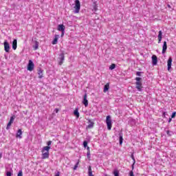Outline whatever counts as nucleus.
Returning a JSON list of instances; mask_svg holds the SVG:
<instances>
[{
	"instance_id": "1",
	"label": "nucleus",
	"mask_w": 176,
	"mask_h": 176,
	"mask_svg": "<svg viewBox=\"0 0 176 176\" xmlns=\"http://www.w3.org/2000/svg\"><path fill=\"white\" fill-rule=\"evenodd\" d=\"M106 124L107 126V129L111 130L112 129V119L111 116H107L106 118Z\"/></svg>"
},
{
	"instance_id": "2",
	"label": "nucleus",
	"mask_w": 176,
	"mask_h": 176,
	"mask_svg": "<svg viewBox=\"0 0 176 176\" xmlns=\"http://www.w3.org/2000/svg\"><path fill=\"white\" fill-rule=\"evenodd\" d=\"M74 9V13H79V11L80 10V1H79V0L75 1Z\"/></svg>"
},
{
	"instance_id": "3",
	"label": "nucleus",
	"mask_w": 176,
	"mask_h": 176,
	"mask_svg": "<svg viewBox=\"0 0 176 176\" xmlns=\"http://www.w3.org/2000/svg\"><path fill=\"white\" fill-rule=\"evenodd\" d=\"M64 60H65V56L64 54V52H62L61 54H59V57H58V64L60 65H63V63H64Z\"/></svg>"
},
{
	"instance_id": "4",
	"label": "nucleus",
	"mask_w": 176,
	"mask_h": 176,
	"mask_svg": "<svg viewBox=\"0 0 176 176\" xmlns=\"http://www.w3.org/2000/svg\"><path fill=\"white\" fill-rule=\"evenodd\" d=\"M35 67V65L34 64V62H32V60H29V63L28 64V71H34V67Z\"/></svg>"
},
{
	"instance_id": "5",
	"label": "nucleus",
	"mask_w": 176,
	"mask_h": 176,
	"mask_svg": "<svg viewBox=\"0 0 176 176\" xmlns=\"http://www.w3.org/2000/svg\"><path fill=\"white\" fill-rule=\"evenodd\" d=\"M4 45V50L6 52V53H9L10 52V45H9V43H8V41H5L3 43Z\"/></svg>"
},
{
	"instance_id": "6",
	"label": "nucleus",
	"mask_w": 176,
	"mask_h": 176,
	"mask_svg": "<svg viewBox=\"0 0 176 176\" xmlns=\"http://www.w3.org/2000/svg\"><path fill=\"white\" fill-rule=\"evenodd\" d=\"M82 104L85 107H87L89 105V100H87V94H85L83 96Z\"/></svg>"
},
{
	"instance_id": "7",
	"label": "nucleus",
	"mask_w": 176,
	"mask_h": 176,
	"mask_svg": "<svg viewBox=\"0 0 176 176\" xmlns=\"http://www.w3.org/2000/svg\"><path fill=\"white\" fill-rule=\"evenodd\" d=\"M135 85H136L135 89H137L138 91H142V82H136Z\"/></svg>"
},
{
	"instance_id": "8",
	"label": "nucleus",
	"mask_w": 176,
	"mask_h": 176,
	"mask_svg": "<svg viewBox=\"0 0 176 176\" xmlns=\"http://www.w3.org/2000/svg\"><path fill=\"white\" fill-rule=\"evenodd\" d=\"M13 122H14V116H12L10 118V121H9V122L7 124V127H6L7 130H9V129L10 128L12 124H13Z\"/></svg>"
},
{
	"instance_id": "9",
	"label": "nucleus",
	"mask_w": 176,
	"mask_h": 176,
	"mask_svg": "<svg viewBox=\"0 0 176 176\" xmlns=\"http://www.w3.org/2000/svg\"><path fill=\"white\" fill-rule=\"evenodd\" d=\"M172 63H173V58L169 57L168 59V62H167L168 71H170L171 69Z\"/></svg>"
},
{
	"instance_id": "10",
	"label": "nucleus",
	"mask_w": 176,
	"mask_h": 176,
	"mask_svg": "<svg viewBox=\"0 0 176 176\" xmlns=\"http://www.w3.org/2000/svg\"><path fill=\"white\" fill-rule=\"evenodd\" d=\"M152 64L153 65H157V56L156 55L152 56Z\"/></svg>"
},
{
	"instance_id": "11",
	"label": "nucleus",
	"mask_w": 176,
	"mask_h": 176,
	"mask_svg": "<svg viewBox=\"0 0 176 176\" xmlns=\"http://www.w3.org/2000/svg\"><path fill=\"white\" fill-rule=\"evenodd\" d=\"M50 155V154L49 153V151H46L45 153L43 152V153H42L41 159H43V160L49 159Z\"/></svg>"
},
{
	"instance_id": "12",
	"label": "nucleus",
	"mask_w": 176,
	"mask_h": 176,
	"mask_svg": "<svg viewBox=\"0 0 176 176\" xmlns=\"http://www.w3.org/2000/svg\"><path fill=\"white\" fill-rule=\"evenodd\" d=\"M58 31H60L61 32H65V26L64 25H58Z\"/></svg>"
},
{
	"instance_id": "13",
	"label": "nucleus",
	"mask_w": 176,
	"mask_h": 176,
	"mask_svg": "<svg viewBox=\"0 0 176 176\" xmlns=\"http://www.w3.org/2000/svg\"><path fill=\"white\" fill-rule=\"evenodd\" d=\"M38 75L39 79H42V78H43V70L42 69L39 68L38 69Z\"/></svg>"
},
{
	"instance_id": "14",
	"label": "nucleus",
	"mask_w": 176,
	"mask_h": 176,
	"mask_svg": "<svg viewBox=\"0 0 176 176\" xmlns=\"http://www.w3.org/2000/svg\"><path fill=\"white\" fill-rule=\"evenodd\" d=\"M167 50V42L164 41L162 46V54H164Z\"/></svg>"
},
{
	"instance_id": "15",
	"label": "nucleus",
	"mask_w": 176,
	"mask_h": 176,
	"mask_svg": "<svg viewBox=\"0 0 176 176\" xmlns=\"http://www.w3.org/2000/svg\"><path fill=\"white\" fill-rule=\"evenodd\" d=\"M12 49L13 50H16V49H17V39H14L12 41Z\"/></svg>"
},
{
	"instance_id": "16",
	"label": "nucleus",
	"mask_w": 176,
	"mask_h": 176,
	"mask_svg": "<svg viewBox=\"0 0 176 176\" xmlns=\"http://www.w3.org/2000/svg\"><path fill=\"white\" fill-rule=\"evenodd\" d=\"M39 47V42L34 41V45H33L34 50H38Z\"/></svg>"
},
{
	"instance_id": "17",
	"label": "nucleus",
	"mask_w": 176,
	"mask_h": 176,
	"mask_svg": "<svg viewBox=\"0 0 176 176\" xmlns=\"http://www.w3.org/2000/svg\"><path fill=\"white\" fill-rule=\"evenodd\" d=\"M23 135V131L21 129H19L16 133V138H22L21 135Z\"/></svg>"
},
{
	"instance_id": "18",
	"label": "nucleus",
	"mask_w": 176,
	"mask_h": 176,
	"mask_svg": "<svg viewBox=\"0 0 176 176\" xmlns=\"http://www.w3.org/2000/svg\"><path fill=\"white\" fill-rule=\"evenodd\" d=\"M162 30H160L158 34V43H160V42H162Z\"/></svg>"
},
{
	"instance_id": "19",
	"label": "nucleus",
	"mask_w": 176,
	"mask_h": 176,
	"mask_svg": "<svg viewBox=\"0 0 176 176\" xmlns=\"http://www.w3.org/2000/svg\"><path fill=\"white\" fill-rule=\"evenodd\" d=\"M108 90H109V83H107L104 85L103 91H104V93H107V91H108Z\"/></svg>"
},
{
	"instance_id": "20",
	"label": "nucleus",
	"mask_w": 176,
	"mask_h": 176,
	"mask_svg": "<svg viewBox=\"0 0 176 176\" xmlns=\"http://www.w3.org/2000/svg\"><path fill=\"white\" fill-rule=\"evenodd\" d=\"M88 175L94 176V175H93V170H91V166H89L88 168Z\"/></svg>"
},
{
	"instance_id": "21",
	"label": "nucleus",
	"mask_w": 176,
	"mask_h": 176,
	"mask_svg": "<svg viewBox=\"0 0 176 176\" xmlns=\"http://www.w3.org/2000/svg\"><path fill=\"white\" fill-rule=\"evenodd\" d=\"M58 36L56 35L54 39L52 41V45H57V42L58 41Z\"/></svg>"
},
{
	"instance_id": "22",
	"label": "nucleus",
	"mask_w": 176,
	"mask_h": 176,
	"mask_svg": "<svg viewBox=\"0 0 176 176\" xmlns=\"http://www.w3.org/2000/svg\"><path fill=\"white\" fill-rule=\"evenodd\" d=\"M50 149V146H46L43 148V150L41 152H42V153H43V152H45V151H46V152H49Z\"/></svg>"
},
{
	"instance_id": "23",
	"label": "nucleus",
	"mask_w": 176,
	"mask_h": 176,
	"mask_svg": "<svg viewBox=\"0 0 176 176\" xmlns=\"http://www.w3.org/2000/svg\"><path fill=\"white\" fill-rule=\"evenodd\" d=\"M89 124L87 126L88 129H92L94 126V122H91V120H89Z\"/></svg>"
},
{
	"instance_id": "24",
	"label": "nucleus",
	"mask_w": 176,
	"mask_h": 176,
	"mask_svg": "<svg viewBox=\"0 0 176 176\" xmlns=\"http://www.w3.org/2000/svg\"><path fill=\"white\" fill-rule=\"evenodd\" d=\"M113 174L114 176H119V170L118 169H114Z\"/></svg>"
},
{
	"instance_id": "25",
	"label": "nucleus",
	"mask_w": 176,
	"mask_h": 176,
	"mask_svg": "<svg viewBox=\"0 0 176 176\" xmlns=\"http://www.w3.org/2000/svg\"><path fill=\"white\" fill-rule=\"evenodd\" d=\"M120 145H122V144H123V135L122 134H120Z\"/></svg>"
},
{
	"instance_id": "26",
	"label": "nucleus",
	"mask_w": 176,
	"mask_h": 176,
	"mask_svg": "<svg viewBox=\"0 0 176 176\" xmlns=\"http://www.w3.org/2000/svg\"><path fill=\"white\" fill-rule=\"evenodd\" d=\"M116 68V65L115 63H112L110 67H109V69H111L112 71V69H115Z\"/></svg>"
},
{
	"instance_id": "27",
	"label": "nucleus",
	"mask_w": 176,
	"mask_h": 176,
	"mask_svg": "<svg viewBox=\"0 0 176 176\" xmlns=\"http://www.w3.org/2000/svg\"><path fill=\"white\" fill-rule=\"evenodd\" d=\"M74 114L76 118H79V111H78V109L74 110Z\"/></svg>"
},
{
	"instance_id": "28",
	"label": "nucleus",
	"mask_w": 176,
	"mask_h": 176,
	"mask_svg": "<svg viewBox=\"0 0 176 176\" xmlns=\"http://www.w3.org/2000/svg\"><path fill=\"white\" fill-rule=\"evenodd\" d=\"M166 133L168 137H171L173 135V131H166Z\"/></svg>"
},
{
	"instance_id": "29",
	"label": "nucleus",
	"mask_w": 176,
	"mask_h": 176,
	"mask_svg": "<svg viewBox=\"0 0 176 176\" xmlns=\"http://www.w3.org/2000/svg\"><path fill=\"white\" fill-rule=\"evenodd\" d=\"M78 166H79V160L76 162L74 167V170H76L78 168Z\"/></svg>"
},
{
	"instance_id": "30",
	"label": "nucleus",
	"mask_w": 176,
	"mask_h": 176,
	"mask_svg": "<svg viewBox=\"0 0 176 176\" xmlns=\"http://www.w3.org/2000/svg\"><path fill=\"white\" fill-rule=\"evenodd\" d=\"M83 146H84V148H87V141L83 142Z\"/></svg>"
},
{
	"instance_id": "31",
	"label": "nucleus",
	"mask_w": 176,
	"mask_h": 176,
	"mask_svg": "<svg viewBox=\"0 0 176 176\" xmlns=\"http://www.w3.org/2000/svg\"><path fill=\"white\" fill-rule=\"evenodd\" d=\"M87 159H90L91 156H90V151H87Z\"/></svg>"
},
{
	"instance_id": "32",
	"label": "nucleus",
	"mask_w": 176,
	"mask_h": 176,
	"mask_svg": "<svg viewBox=\"0 0 176 176\" xmlns=\"http://www.w3.org/2000/svg\"><path fill=\"white\" fill-rule=\"evenodd\" d=\"M17 176H23V170H19V172L18 173Z\"/></svg>"
},
{
	"instance_id": "33",
	"label": "nucleus",
	"mask_w": 176,
	"mask_h": 176,
	"mask_svg": "<svg viewBox=\"0 0 176 176\" xmlns=\"http://www.w3.org/2000/svg\"><path fill=\"white\" fill-rule=\"evenodd\" d=\"M6 175H7V176H12V172L8 171V172L6 173Z\"/></svg>"
},
{
	"instance_id": "34",
	"label": "nucleus",
	"mask_w": 176,
	"mask_h": 176,
	"mask_svg": "<svg viewBox=\"0 0 176 176\" xmlns=\"http://www.w3.org/2000/svg\"><path fill=\"white\" fill-rule=\"evenodd\" d=\"M135 80H136V82H140V81L141 80V78H140V77H136V78H135Z\"/></svg>"
},
{
	"instance_id": "35",
	"label": "nucleus",
	"mask_w": 176,
	"mask_h": 176,
	"mask_svg": "<svg viewBox=\"0 0 176 176\" xmlns=\"http://www.w3.org/2000/svg\"><path fill=\"white\" fill-rule=\"evenodd\" d=\"M141 74H142L141 72H136L137 76H141Z\"/></svg>"
},
{
	"instance_id": "36",
	"label": "nucleus",
	"mask_w": 176,
	"mask_h": 176,
	"mask_svg": "<svg viewBox=\"0 0 176 176\" xmlns=\"http://www.w3.org/2000/svg\"><path fill=\"white\" fill-rule=\"evenodd\" d=\"M47 145L48 146H50V145H52V141H48L47 142Z\"/></svg>"
},
{
	"instance_id": "37",
	"label": "nucleus",
	"mask_w": 176,
	"mask_h": 176,
	"mask_svg": "<svg viewBox=\"0 0 176 176\" xmlns=\"http://www.w3.org/2000/svg\"><path fill=\"white\" fill-rule=\"evenodd\" d=\"M129 176H134V173L133 172V170L130 171Z\"/></svg>"
},
{
	"instance_id": "38",
	"label": "nucleus",
	"mask_w": 176,
	"mask_h": 176,
	"mask_svg": "<svg viewBox=\"0 0 176 176\" xmlns=\"http://www.w3.org/2000/svg\"><path fill=\"white\" fill-rule=\"evenodd\" d=\"M171 118H175V112H174V113H172Z\"/></svg>"
},
{
	"instance_id": "39",
	"label": "nucleus",
	"mask_w": 176,
	"mask_h": 176,
	"mask_svg": "<svg viewBox=\"0 0 176 176\" xmlns=\"http://www.w3.org/2000/svg\"><path fill=\"white\" fill-rule=\"evenodd\" d=\"M55 176H60V172H57L56 174H55Z\"/></svg>"
},
{
	"instance_id": "40",
	"label": "nucleus",
	"mask_w": 176,
	"mask_h": 176,
	"mask_svg": "<svg viewBox=\"0 0 176 176\" xmlns=\"http://www.w3.org/2000/svg\"><path fill=\"white\" fill-rule=\"evenodd\" d=\"M54 112H56V113H58V109H55Z\"/></svg>"
},
{
	"instance_id": "41",
	"label": "nucleus",
	"mask_w": 176,
	"mask_h": 176,
	"mask_svg": "<svg viewBox=\"0 0 176 176\" xmlns=\"http://www.w3.org/2000/svg\"><path fill=\"white\" fill-rule=\"evenodd\" d=\"M87 152H90V147L87 146Z\"/></svg>"
},
{
	"instance_id": "42",
	"label": "nucleus",
	"mask_w": 176,
	"mask_h": 176,
	"mask_svg": "<svg viewBox=\"0 0 176 176\" xmlns=\"http://www.w3.org/2000/svg\"><path fill=\"white\" fill-rule=\"evenodd\" d=\"M166 112H164V113H163V116H164V118L166 117Z\"/></svg>"
},
{
	"instance_id": "43",
	"label": "nucleus",
	"mask_w": 176,
	"mask_h": 176,
	"mask_svg": "<svg viewBox=\"0 0 176 176\" xmlns=\"http://www.w3.org/2000/svg\"><path fill=\"white\" fill-rule=\"evenodd\" d=\"M64 32H62L61 36H64Z\"/></svg>"
},
{
	"instance_id": "44",
	"label": "nucleus",
	"mask_w": 176,
	"mask_h": 176,
	"mask_svg": "<svg viewBox=\"0 0 176 176\" xmlns=\"http://www.w3.org/2000/svg\"><path fill=\"white\" fill-rule=\"evenodd\" d=\"M168 8H169L170 9L171 6H170L169 4L167 5Z\"/></svg>"
},
{
	"instance_id": "45",
	"label": "nucleus",
	"mask_w": 176,
	"mask_h": 176,
	"mask_svg": "<svg viewBox=\"0 0 176 176\" xmlns=\"http://www.w3.org/2000/svg\"><path fill=\"white\" fill-rule=\"evenodd\" d=\"M172 119L171 118H169L168 120V123H170L171 122Z\"/></svg>"
},
{
	"instance_id": "46",
	"label": "nucleus",
	"mask_w": 176,
	"mask_h": 176,
	"mask_svg": "<svg viewBox=\"0 0 176 176\" xmlns=\"http://www.w3.org/2000/svg\"><path fill=\"white\" fill-rule=\"evenodd\" d=\"M2 157V153H0V160Z\"/></svg>"
},
{
	"instance_id": "47",
	"label": "nucleus",
	"mask_w": 176,
	"mask_h": 176,
	"mask_svg": "<svg viewBox=\"0 0 176 176\" xmlns=\"http://www.w3.org/2000/svg\"><path fill=\"white\" fill-rule=\"evenodd\" d=\"M132 168H134V166H132Z\"/></svg>"
}]
</instances>
